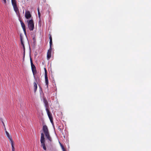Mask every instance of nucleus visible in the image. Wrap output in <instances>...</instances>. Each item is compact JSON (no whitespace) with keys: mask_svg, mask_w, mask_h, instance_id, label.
Wrapping results in <instances>:
<instances>
[{"mask_svg":"<svg viewBox=\"0 0 151 151\" xmlns=\"http://www.w3.org/2000/svg\"><path fill=\"white\" fill-rule=\"evenodd\" d=\"M40 142L41 143V147H42L43 149L44 150H46V147H45V138L44 137V134L42 133L41 134Z\"/></svg>","mask_w":151,"mask_h":151,"instance_id":"1","label":"nucleus"},{"mask_svg":"<svg viewBox=\"0 0 151 151\" xmlns=\"http://www.w3.org/2000/svg\"><path fill=\"white\" fill-rule=\"evenodd\" d=\"M28 26L30 30L32 31L33 30L34 26L33 20L31 19L28 21Z\"/></svg>","mask_w":151,"mask_h":151,"instance_id":"2","label":"nucleus"},{"mask_svg":"<svg viewBox=\"0 0 151 151\" xmlns=\"http://www.w3.org/2000/svg\"><path fill=\"white\" fill-rule=\"evenodd\" d=\"M13 6V8L14 11L16 13H17L18 11V9L16 4V0H11Z\"/></svg>","mask_w":151,"mask_h":151,"instance_id":"3","label":"nucleus"},{"mask_svg":"<svg viewBox=\"0 0 151 151\" xmlns=\"http://www.w3.org/2000/svg\"><path fill=\"white\" fill-rule=\"evenodd\" d=\"M42 130L45 135L49 133L47 127L46 125H44L43 126Z\"/></svg>","mask_w":151,"mask_h":151,"instance_id":"4","label":"nucleus"},{"mask_svg":"<svg viewBox=\"0 0 151 151\" xmlns=\"http://www.w3.org/2000/svg\"><path fill=\"white\" fill-rule=\"evenodd\" d=\"M52 50V47H50V48L48 50L47 54V58L49 60L51 57V52Z\"/></svg>","mask_w":151,"mask_h":151,"instance_id":"5","label":"nucleus"},{"mask_svg":"<svg viewBox=\"0 0 151 151\" xmlns=\"http://www.w3.org/2000/svg\"><path fill=\"white\" fill-rule=\"evenodd\" d=\"M31 66L33 74L34 76L35 74L36 73V70L35 67L33 64V63H32V65H31ZM34 77H35V76H34Z\"/></svg>","mask_w":151,"mask_h":151,"instance_id":"6","label":"nucleus"},{"mask_svg":"<svg viewBox=\"0 0 151 151\" xmlns=\"http://www.w3.org/2000/svg\"><path fill=\"white\" fill-rule=\"evenodd\" d=\"M45 84L47 86V87L48 88V78L47 77V74L46 73V70L45 68Z\"/></svg>","mask_w":151,"mask_h":151,"instance_id":"7","label":"nucleus"},{"mask_svg":"<svg viewBox=\"0 0 151 151\" xmlns=\"http://www.w3.org/2000/svg\"><path fill=\"white\" fill-rule=\"evenodd\" d=\"M25 16L27 19H29L31 17V15L29 11H27L25 12Z\"/></svg>","mask_w":151,"mask_h":151,"instance_id":"8","label":"nucleus"},{"mask_svg":"<svg viewBox=\"0 0 151 151\" xmlns=\"http://www.w3.org/2000/svg\"><path fill=\"white\" fill-rule=\"evenodd\" d=\"M47 115L50 119L52 118V114L50 113L48 109H46Z\"/></svg>","mask_w":151,"mask_h":151,"instance_id":"9","label":"nucleus"},{"mask_svg":"<svg viewBox=\"0 0 151 151\" xmlns=\"http://www.w3.org/2000/svg\"><path fill=\"white\" fill-rule=\"evenodd\" d=\"M46 137L47 138L50 142H51L52 141V139L51 137L50 134H48L45 135Z\"/></svg>","mask_w":151,"mask_h":151,"instance_id":"10","label":"nucleus"},{"mask_svg":"<svg viewBox=\"0 0 151 151\" xmlns=\"http://www.w3.org/2000/svg\"><path fill=\"white\" fill-rule=\"evenodd\" d=\"M5 132L6 135V136L8 137V138L9 139L10 141H12V137L11 136H10L9 133L6 131H5Z\"/></svg>","mask_w":151,"mask_h":151,"instance_id":"11","label":"nucleus"},{"mask_svg":"<svg viewBox=\"0 0 151 151\" xmlns=\"http://www.w3.org/2000/svg\"><path fill=\"white\" fill-rule=\"evenodd\" d=\"M44 102L45 105V106L46 108V109H48L47 107L48 106V105L47 101L46 100L44 99Z\"/></svg>","mask_w":151,"mask_h":151,"instance_id":"12","label":"nucleus"},{"mask_svg":"<svg viewBox=\"0 0 151 151\" xmlns=\"http://www.w3.org/2000/svg\"><path fill=\"white\" fill-rule=\"evenodd\" d=\"M34 90L35 92L37 89V85L36 82L34 83Z\"/></svg>","mask_w":151,"mask_h":151,"instance_id":"13","label":"nucleus"},{"mask_svg":"<svg viewBox=\"0 0 151 151\" xmlns=\"http://www.w3.org/2000/svg\"><path fill=\"white\" fill-rule=\"evenodd\" d=\"M20 23L22 27L23 30L26 29L24 23L22 21H20Z\"/></svg>","mask_w":151,"mask_h":151,"instance_id":"14","label":"nucleus"},{"mask_svg":"<svg viewBox=\"0 0 151 151\" xmlns=\"http://www.w3.org/2000/svg\"><path fill=\"white\" fill-rule=\"evenodd\" d=\"M50 39V47H52V37L51 35H50V36L49 37Z\"/></svg>","mask_w":151,"mask_h":151,"instance_id":"15","label":"nucleus"},{"mask_svg":"<svg viewBox=\"0 0 151 151\" xmlns=\"http://www.w3.org/2000/svg\"><path fill=\"white\" fill-rule=\"evenodd\" d=\"M10 142L12 145V151H14V148L13 140L11 141Z\"/></svg>","mask_w":151,"mask_h":151,"instance_id":"16","label":"nucleus"},{"mask_svg":"<svg viewBox=\"0 0 151 151\" xmlns=\"http://www.w3.org/2000/svg\"><path fill=\"white\" fill-rule=\"evenodd\" d=\"M21 44L23 46L24 52H25V47H24V43H23V42L22 40V39L21 38Z\"/></svg>","mask_w":151,"mask_h":151,"instance_id":"17","label":"nucleus"},{"mask_svg":"<svg viewBox=\"0 0 151 151\" xmlns=\"http://www.w3.org/2000/svg\"><path fill=\"white\" fill-rule=\"evenodd\" d=\"M38 15L39 18H40V13L39 12V9H38Z\"/></svg>","mask_w":151,"mask_h":151,"instance_id":"18","label":"nucleus"},{"mask_svg":"<svg viewBox=\"0 0 151 151\" xmlns=\"http://www.w3.org/2000/svg\"><path fill=\"white\" fill-rule=\"evenodd\" d=\"M50 119V121L51 123H52V124H53V120H52V118H51V119Z\"/></svg>","mask_w":151,"mask_h":151,"instance_id":"19","label":"nucleus"},{"mask_svg":"<svg viewBox=\"0 0 151 151\" xmlns=\"http://www.w3.org/2000/svg\"><path fill=\"white\" fill-rule=\"evenodd\" d=\"M61 146L62 148L63 151H65V149L64 148L63 146L62 145H61Z\"/></svg>","mask_w":151,"mask_h":151,"instance_id":"20","label":"nucleus"},{"mask_svg":"<svg viewBox=\"0 0 151 151\" xmlns=\"http://www.w3.org/2000/svg\"><path fill=\"white\" fill-rule=\"evenodd\" d=\"M23 30L24 31V33L25 35H26V29H24Z\"/></svg>","mask_w":151,"mask_h":151,"instance_id":"21","label":"nucleus"},{"mask_svg":"<svg viewBox=\"0 0 151 151\" xmlns=\"http://www.w3.org/2000/svg\"><path fill=\"white\" fill-rule=\"evenodd\" d=\"M3 2L5 4H6V0H3Z\"/></svg>","mask_w":151,"mask_h":151,"instance_id":"22","label":"nucleus"},{"mask_svg":"<svg viewBox=\"0 0 151 151\" xmlns=\"http://www.w3.org/2000/svg\"><path fill=\"white\" fill-rule=\"evenodd\" d=\"M30 63H31V65H32V63H33L32 59L31 58H30Z\"/></svg>","mask_w":151,"mask_h":151,"instance_id":"23","label":"nucleus"},{"mask_svg":"<svg viewBox=\"0 0 151 151\" xmlns=\"http://www.w3.org/2000/svg\"><path fill=\"white\" fill-rule=\"evenodd\" d=\"M2 123H3V125H4V127H5V125H4V122H2Z\"/></svg>","mask_w":151,"mask_h":151,"instance_id":"24","label":"nucleus"},{"mask_svg":"<svg viewBox=\"0 0 151 151\" xmlns=\"http://www.w3.org/2000/svg\"><path fill=\"white\" fill-rule=\"evenodd\" d=\"M5 131H6V128H5Z\"/></svg>","mask_w":151,"mask_h":151,"instance_id":"25","label":"nucleus"}]
</instances>
